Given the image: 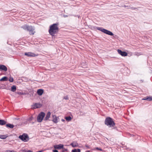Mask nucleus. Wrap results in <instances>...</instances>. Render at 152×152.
<instances>
[{
	"label": "nucleus",
	"mask_w": 152,
	"mask_h": 152,
	"mask_svg": "<svg viewBox=\"0 0 152 152\" xmlns=\"http://www.w3.org/2000/svg\"><path fill=\"white\" fill-rule=\"evenodd\" d=\"M53 121L55 123H57V119L56 116H55V118L53 119Z\"/></svg>",
	"instance_id": "25"
},
{
	"label": "nucleus",
	"mask_w": 152,
	"mask_h": 152,
	"mask_svg": "<svg viewBox=\"0 0 152 152\" xmlns=\"http://www.w3.org/2000/svg\"><path fill=\"white\" fill-rule=\"evenodd\" d=\"M8 136L7 134L6 135H0V138L4 139H6L7 137Z\"/></svg>",
	"instance_id": "18"
},
{
	"label": "nucleus",
	"mask_w": 152,
	"mask_h": 152,
	"mask_svg": "<svg viewBox=\"0 0 152 152\" xmlns=\"http://www.w3.org/2000/svg\"><path fill=\"white\" fill-rule=\"evenodd\" d=\"M65 119L68 121H69L72 119V118L70 116H68L65 117Z\"/></svg>",
	"instance_id": "23"
},
{
	"label": "nucleus",
	"mask_w": 152,
	"mask_h": 152,
	"mask_svg": "<svg viewBox=\"0 0 152 152\" xmlns=\"http://www.w3.org/2000/svg\"><path fill=\"white\" fill-rule=\"evenodd\" d=\"M118 53L123 56H126L127 55V53L125 51H123L121 50L118 49L117 50Z\"/></svg>",
	"instance_id": "9"
},
{
	"label": "nucleus",
	"mask_w": 152,
	"mask_h": 152,
	"mask_svg": "<svg viewBox=\"0 0 152 152\" xmlns=\"http://www.w3.org/2000/svg\"><path fill=\"white\" fill-rule=\"evenodd\" d=\"M64 99H65L66 100H68L69 99V97H68V96H65L64 97Z\"/></svg>",
	"instance_id": "28"
},
{
	"label": "nucleus",
	"mask_w": 152,
	"mask_h": 152,
	"mask_svg": "<svg viewBox=\"0 0 152 152\" xmlns=\"http://www.w3.org/2000/svg\"><path fill=\"white\" fill-rule=\"evenodd\" d=\"M8 80V78L7 77H4L0 79V81H7Z\"/></svg>",
	"instance_id": "19"
},
{
	"label": "nucleus",
	"mask_w": 152,
	"mask_h": 152,
	"mask_svg": "<svg viewBox=\"0 0 152 152\" xmlns=\"http://www.w3.org/2000/svg\"><path fill=\"white\" fill-rule=\"evenodd\" d=\"M96 149L97 150H99L102 151H104V150L102 149L101 148H99L98 147H96Z\"/></svg>",
	"instance_id": "27"
},
{
	"label": "nucleus",
	"mask_w": 152,
	"mask_h": 152,
	"mask_svg": "<svg viewBox=\"0 0 152 152\" xmlns=\"http://www.w3.org/2000/svg\"><path fill=\"white\" fill-rule=\"evenodd\" d=\"M0 70H3L5 71H7V68L5 66L3 65L0 64Z\"/></svg>",
	"instance_id": "12"
},
{
	"label": "nucleus",
	"mask_w": 152,
	"mask_h": 152,
	"mask_svg": "<svg viewBox=\"0 0 152 152\" xmlns=\"http://www.w3.org/2000/svg\"><path fill=\"white\" fill-rule=\"evenodd\" d=\"M35 28L34 27L31 26H28L27 31H29V34L30 35H33L35 33L34 31Z\"/></svg>",
	"instance_id": "6"
},
{
	"label": "nucleus",
	"mask_w": 152,
	"mask_h": 152,
	"mask_svg": "<svg viewBox=\"0 0 152 152\" xmlns=\"http://www.w3.org/2000/svg\"><path fill=\"white\" fill-rule=\"evenodd\" d=\"M91 28L93 30L97 29L98 30H99L102 32L110 36H112L114 35V34L111 31L102 27H98L94 26H91Z\"/></svg>",
	"instance_id": "2"
},
{
	"label": "nucleus",
	"mask_w": 152,
	"mask_h": 152,
	"mask_svg": "<svg viewBox=\"0 0 152 152\" xmlns=\"http://www.w3.org/2000/svg\"><path fill=\"white\" fill-rule=\"evenodd\" d=\"M15 119L16 120H18V119H19V118H15Z\"/></svg>",
	"instance_id": "39"
},
{
	"label": "nucleus",
	"mask_w": 152,
	"mask_h": 152,
	"mask_svg": "<svg viewBox=\"0 0 152 152\" xmlns=\"http://www.w3.org/2000/svg\"><path fill=\"white\" fill-rule=\"evenodd\" d=\"M16 90V88L15 86L14 85L11 87V91H12L14 92Z\"/></svg>",
	"instance_id": "20"
},
{
	"label": "nucleus",
	"mask_w": 152,
	"mask_h": 152,
	"mask_svg": "<svg viewBox=\"0 0 152 152\" xmlns=\"http://www.w3.org/2000/svg\"><path fill=\"white\" fill-rule=\"evenodd\" d=\"M44 92L43 89H39L37 91V94L41 96L42 95Z\"/></svg>",
	"instance_id": "14"
},
{
	"label": "nucleus",
	"mask_w": 152,
	"mask_h": 152,
	"mask_svg": "<svg viewBox=\"0 0 152 152\" xmlns=\"http://www.w3.org/2000/svg\"><path fill=\"white\" fill-rule=\"evenodd\" d=\"M85 146L87 148H90V146H89L87 144H86L85 145Z\"/></svg>",
	"instance_id": "32"
},
{
	"label": "nucleus",
	"mask_w": 152,
	"mask_h": 152,
	"mask_svg": "<svg viewBox=\"0 0 152 152\" xmlns=\"http://www.w3.org/2000/svg\"><path fill=\"white\" fill-rule=\"evenodd\" d=\"M19 138L24 142L28 141L29 140V137L27 134H23L22 135H20Z\"/></svg>",
	"instance_id": "5"
},
{
	"label": "nucleus",
	"mask_w": 152,
	"mask_h": 152,
	"mask_svg": "<svg viewBox=\"0 0 152 152\" xmlns=\"http://www.w3.org/2000/svg\"><path fill=\"white\" fill-rule=\"evenodd\" d=\"M74 16H75V17H76V16H77V17H78V18H79V17H80V16H78V15H74Z\"/></svg>",
	"instance_id": "38"
},
{
	"label": "nucleus",
	"mask_w": 152,
	"mask_h": 152,
	"mask_svg": "<svg viewBox=\"0 0 152 152\" xmlns=\"http://www.w3.org/2000/svg\"><path fill=\"white\" fill-rule=\"evenodd\" d=\"M142 100H146L148 101H152V96H147L145 97L142 99Z\"/></svg>",
	"instance_id": "13"
},
{
	"label": "nucleus",
	"mask_w": 152,
	"mask_h": 152,
	"mask_svg": "<svg viewBox=\"0 0 152 152\" xmlns=\"http://www.w3.org/2000/svg\"><path fill=\"white\" fill-rule=\"evenodd\" d=\"M54 148L56 149H61L63 148L64 145L62 144L55 145L53 146Z\"/></svg>",
	"instance_id": "10"
},
{
	"label": "nucleus",
	"mask_w": 152,
	"mask_h": 152,
	"mask_svg": "<svg viewBox=\"0 0 152 152\" xmlns=\"http://www.w3.org/2000/svg\"><path fill=\"white\" fill-rule=\"evenodd\" d=\"M20 94H23V93H20Z\"/></svg>",
	"instance_id": "40"
},
{
	"label": "nucleus",
	"mask_w": 152,
	"mask_h": 152,
	"mask_svg": "<svg viewBox=\"0 0 152 152\" xmlns=\"http://www.w3.org/2000/svg\"><path fill=\"white\" fill-rule=\"evenodd\" d=\"M130 8L132 10H135L136 9H137V8L134 7H130Z\"/></svg>",
	"instance_id": "31"
},
{
	"label": "nucleus",
	"mask_w": 152,
	"mask_h": 152,
	"mask_svg": "<svg viewBox=\"0 0 152 152\" xmlns=\"http://www.w3.org/2000/svg\"><path fill=\"white\" fill-rule=\"evenodd\" d=\"M45 113L43 112H40L37 117V121L39 122H41L45 115Z\"/></svg>",
	"instance_id": "4"
},
{
	"label": "nucleus",
	"mask_w": 152,
	"mask_h": 152,
	"mask_svg": "<svg viewBox=\"0 0 152 152\" xmlns=\"http://www.w3.org/2000/svg\"><path fill=\"white\" fill-rule=\"evenodd\" d=\"M51 114V113L50 112H48L47 114L46 115L45 118L44 120L45 121H47L48 120L50 117Z\"/></svg>",
	"instance_id": "15"
},
{
	"label": "nucleus",
	"mask_w": 152,
	"mask_h": 152,
	"mask_svg": "<svg viewBox=\"0 0 152 152\" xmlns=\"http://www.w3.org/2000/svg\"><path fill=\"white\" fill-rule=\"evenodd\" d=\"M72 152H80V149H74L72 151Z\"/></svg>",
	"instance_id": "22"
},
{
	"label": "nucleus",
	"mask_w": 152,
	"mask_h": 152,
	"mask_svg": "<svg viewBox=\"0 0 152 152\" xmlns=\"http://www.w3.org/2000/svg\"><path fill=\"white\" fill-rule=\"evenodd\" d=\"M43 151V150H41V151H37L36 152H42Z\"/></svg>",
	"instance_id": "37"
},
{
	"label": "nucleus",
	"mask_w": 152,
	"mask_h": 152,
	"mask_svg": "<svg viewBox=\"0 0 152 152\" xmlns=\"http://www.w3.org/2000/svg\"><path fill=\"white\" fill-rule=\"evenodd\" d=\"M53 152H58V150L56 149L53 150Z\"/></svg>",
	"instance_id": "34"
},
{
	"label": "nucleus",
	"mask_w": 152,
	"mask_h": 152,
	"mask_svg": "<svg viewBox=\"0 0 152 152\" xmlns=\"http://www.w3.org/2000/svg\"><path fill=\"white\" fill-rule=\"evenodd\" d=\"M63 149L62 152H64L65 151H68V150L67 149H66L65 148H62Z\"/></svg>",
	"instance_id": "30"
},
{
	"label": "nucleus",
	"mask_w": 152,
	"mask_h": 152,
	"mask_svg": "<svg viewBox=\"0 0 152 152\" xmlns=\"http://www.w3.org/2000/svg\"><path fill=\"white\" fill-rule=\"evenodd\" d=\"M6 126L9 128L12 129L14 127V125L13 124H6Z\"/></svg>",
	"instance_id": "16"
},
{
	"label": "nucleus",
	"mask_w": 152,
	"mask_h": 152,
	"mask_svg": "<svg viewBox=\"0 0 152 152\" xmlns=\"http://www.w3.org/2000/svg\"><path fill=\"white\" fill-rule=\"evenodd\" d=\"M28 26V25H24L22 26L21 27V28L25 30H27Z\"/></svg>",
	"instance_id": "21"
},
{
	"label": "nucleus",
	"mask_w": 152,
	"mask_h": 152,
	"mask_svg": "<svg viewBox=\"0 0 152 152\" xmlns=\"http://www.w3.org/2000/svg\"><path fill=\"white\" fill-rule=\"evenodd\" d=\"M86 152H90L89 151H88Z\"/></svg>",
	"instance_id": "42"
},
{
	"label": "nucleus",
	"mask_w": 152,
	"mask_h": 152,
	"mask_svg": "<svg viewBox=\"0 0 152 152\" xmlns=\"http://www.w3.org/2000/svg\"><path fill=\"white\" fill-rule=\"evenodd\" d=\"M104 124L109 127H113L115 125V123L113 119L110 117H107L105 119Z\"/></svg>",
	"instance_id": "3"
},
{
	"label": "nucleus",
	"mask_w": 152,
	"mask_h": 152,
	"mask_svg": "<svg viewBox=\"0 0 152 152\" xmlns=\"http://www.w3.org/2000/svg\"><path fill=\"white\" fill-rule=\"evenodd\" d=\"M70 145L73 147L75 148L77 147L78 146V144L76 141H74L70 144Z\"/></svg>",
	"instance_id": "11"
},
{
	"label": "nucleus",
	"mask_w": 152,
	"mask_h": 152,
	"mask_svg": "<svg viewBox=\"0 0 152 152\" xmlns=\"http://www.w3.org/2000/svg\"><path fill=\"white\" fill-rule=\"evenodd\" d=\"M9 81L10 82H12L13 81V79L12 77L10 76L9 80Z\"/></svg>",
	"instance_id": "26"
},
{
	"label": "nucleus",
	"mask_w": 152,
	"mask_h": 152,
	"mask_svg": "<svg viewBox=\"0 0 152 152\" xmlns=\"http://www.w3.org/2000/svg\"><path fill=\"white\" fill-rule=\"evenodd\" d=\"M42 106V104L39 103H35L31 105V108L37 109L40 108Z\"/></svg>",
	"instance_id": "7"
},
{
	"label": "nucleus",
	"mask_w": 152,
	"mask_h": 152,
	"mask_svg": "<svg viewBox=\"0 0 152 152\" xmlns=\"http://www.w3.org/2000/svg\"><path fill=\"white\" fill-rule=\"evenodd\" d=\"M124 7H128V9H130V6H126L125 5H124Z\"/></svg>",
	"instance_id": "33"
},
{
	"label": "nucleus",
	"mask_w": 152,
	"mask_h": 152,
	"mask_svg": "<svg viewBox=\"0 0 152 152\" xmlns=\"http://www.w3.org/2000/svg\"><path fill=\"white\" fill-rule=\"evenodd\" d=\"M34 122H32V124H34Z\"/></svg>",
	"instance_id": "41"
},
{
	"label": "nucleus",
	"mask_w": 152,
	"mask_h": 152,
	"mask_svg": "<svg viewBox=\"0 0 152 152\" xmlns=\"http://www.w3.org/2000/svg\"><path fill=\"white\" fill-rule=\"evenodd\" d=\"M34 119V118L32 116H31L29 117L27 119V120L28 121H29L30 122H31V121H32L33 119Z\"/></svg>",
	"instance_id": "24"
},
{
	"label": "nucleus",
	"mask_w": 152,
	"mask_h": 152,
	"mask_svg": "<svg viewBox=\"0 0 152 152\" xmlns=\"http://www.w3.org/2000/svg\"><path fill=\"white\" fill-rule=\"evenodd\" d=\"M25 152H32V151L30 150H28V151H26Z\"/></svg>",
	"instance_id": "36"
},
{
	"label": "nucleus",
	"mask_w": 152,
	"mask_h": 152,
	"mask_svg": "<svg viewBox=\"0 0 152 152\" xmlns=\"http://www.w3.org/2000/svg\"><path fill=\"white\" fill-rule=\"evenodd\" d=\"M7 123V122L5 121L2 120H0V125H3Z\"/></svg>",
	"instance_id": "17"
},
{
	"label": "nucleus",
	"mask_w": 152,
	"mask_h": 152,
	"mask_svg": "<svg viewBox=\"0 0 152 152\" xmlns=\"http://www.w3.org/2000/svg\"><path fill=\"white\" fill-rule=\"evenodd\" d=\"M63 16L64 18H66V17H68V16L67 15H64Z\"/></svg>",
	"instance_id": "35"
},
{
	"label": "nucleus",
	"mask_w": 152,
	"mask_h": 152,
	"mask_svg": "<svg viewBox=\"0 0 152 152\" xmlns=\"http://www.w3.org/2000/svg\"><path fill=\"white\" fill-rule=\"evenodd\" d=\"M58 23H56L50 26L49 32L52 36H54L55 34L58 33L59 29L58 26Z\"/></svg>",
	"instance_id": "1"
},
{
	"label": "nucleus",
	"mask_w": 152,
	"mask_h": 152,
	"mask_svg": "<svg viewBox=\"0 0 152 152\" xmlns=\"http://www.w3.org/2000/svg\"><path fill=\"white\" fill-rule=\"evenodd\" d=\"M5 152H15L13 151H10V150H7Z\"/></svg>",
	"instance_id": "29"
},
{
	"label": "nucleus",
	"mask_w": 152,
	"mask_h": 152,
	"mask_svg": "<svg viewBox=\"0 0 152 152\" xmlns=\"http://www.w3.org/2000/svg\"><path fill=\"white\" fill-rule=\"evenodd\" d=\"M25 55L28 56V57H35L38 56L37 55H36L34 53L31 52L25 53Z\"/></svg>",
	"instance_id": "8"
}]
</instances>
